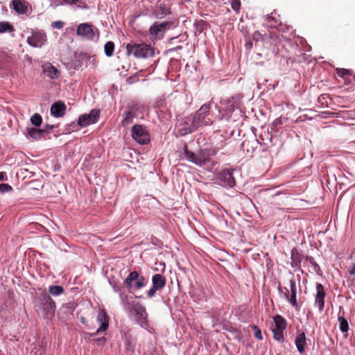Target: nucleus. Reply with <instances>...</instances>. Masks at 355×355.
<instances>
[{
  "label": "nucleus",
  "instance_id": "obj_44",
  "mask_svg": "<svg viewBox=\"0 0 355 355\" xmlns=\"http://www.w3.org/2000/svg\"><path fill=\"white\" fill-rule=\"evenodd\" d=\"M63 25H64V23L61 21H56L55 22H53V28H58V29H60L63 27Z\"/></svg>",
  "mask_w": 355,
  "mask_h": 355
},
{
  "label": "nucleus",
  "instance_id": "obj_45",
  "mask_svg": "<svg viewBox=\"0 0 355 355\" xmlns=\"http://www.w3.org/2000/svg\"><path fill=\"white\" fill-rule=\"evenodd\" d=\"M192 101V96L191 94H185V103L187 105L191 104Z\"/></svg>",
  "mask_w": 355,
  "mask_h": 355
},
{
  "label": "nucleus",
  "instance_id": "obj_14",
  "mask_svg": "<svg viewBox=\"0 0 355 355\" xmlns=\"http://www.w3.org/2000/svg\"><path fill=\"white\" fill-rule=\"evenodd\" d=\"M96 321L99 324V327L97 329L94 335L99 334L101 332L105 331L109 325V319L106 312L104 310H101L96 318Z\"/></svg>",
  "mask_w": 355,
  "mask_h": 355
},
{
  "label": "nucleus",
  "instance_id": "obj_55",
  "mask_svg": "<svg viewBox=\"0 0 355 355\" xmlns=\"http://www.w3.org/2000/svg\"><path fill=\"white\" fill-rule=\"evenodd\" d=\"M292 257L293 259H295L293 250L292 251Z\"/></svg>",
  "mask_w": 355,
  "mask_h": 355
},
{
  "label": "nucleus",
  "instance_id": "obj_39",
  "mask_svg": "<svg viewBox=\"0 0 355 355\" xmlns=\"http://www.w3.org/2000/svg\"><path fill=\"white\" fill-rule=\"evenodd\" d=\"M63 1V3H55L54 2L53 3V6H58L60 5H62L63 3H66V4H70V5H74L76 4L79 0H62Z\"/></svg>",
  "mask_w": 355,
  "mask_h": 355
},
{
  "label": "nucleus",
  "instance_id": "obj_20",
  "mask_svg": "<svg viewBox=\"0 0 355 355\" xmlns=\"http://www.w3.org/2000/svg\"><path fill=\"white\" fill-rule=\"evenodd\" d=\"M153 286L159 290L162 288L166 284L165 277L160 274L153 275L152 278Z\"/></svg>",
  "mask_w": 355,
  "mask_h": 355
},
{
  "label": "nucleus",
  "instance_id": "obj_52",
  "mask_svg": "<svg viewBox=\"0 0 355 355\" xmlns=\"http://www.w3.org/2000/svg\"><path fill=\"white\" fill-rule=\"evenodd\" d=\"M80 322H81L83 324H85V323H86V320H85V318L84 317H83V316H81V317L80 318Z\"/></svg>",
  "mask_w": 355,
  "mask_h": 355
},
{
  "label": "nucleus",
  "instance_id": "obj_21",
  "mask_svg": "<svg viewBox=\"0 0 355 355\" xmlns=\"http://www.w3.org/2000/svg\"><path fill=\"white\" fill-rule=\"evenodd\" d=\"M123 120L121 123L123 126H128L133 122V119L136 117L135 114L130 110L125 111L123 114Z\"/></svg>",
  "mask_w": 355,
  "mask_h": 355
},
{
  "label": "nucleus",
  "instance_id": "obj_28",
  "mask_svg": "<svg viewBox=\"0 0 355 355\" xmlns=\"http://www.w3.org/2000/svg\"><path fill=\"white\" fill-rule=\"evenodd\" d=\"M114 44L112 42H108L105 44L104 51L107 56L110 57L113 55Z\"/></svg>",
  "mask_w": 355,
  "mask_h": 355
},
{
  "label": "nucleus",
  "instance_id": "obj_53",
  "mask_svg": "<svg viewBox=\"0 0 355 355\" xmlns=\"http://www.w3.org/2000/svg\"><path fill=\"white\" fill-rule=\"evenodd\" d=\"M4 179V173L0 172V181Z\"/></svg>",
  "mask_w": 355,
  "mask_h": 355
},
{
  "label": "nucleus",
  "instance_id": "obj_8",
  "mask_svg": "<svg viewBox=\"0 0 355 355\" xmlns=\"http://www.w3.org/2000/svg\"><path fill=\"white\" fill-rule=\"evenodd\" d=\"M99 116V110L93 109L89 112V113L80 115L78 120V124L80 127H86L95 123L98 121Z\"/></svg>",
  "mask_w": 355,
  "mask_h": 355
},
{
  "label": "nucleus",
  "instance_id": "obj_12",
  "mask_svg": "<svg viewBox=\"0 0 355 355\" xmlns=\"http://www.w3.org/2000/svg\"><path fill=\"white\" fill-rule=\"evenodd\" d=\"M326 293L323 286L318 283L316 284V294L315 295V306L318 307L320 312L322 311L324 306V297Z\"/></svg>",
  "mask_w": 355,
  "mask_h": 355
},
{
  "label": "nucleus",
  "instance_id": "obj_31",
  "mask_svg": "<svg viewBox=\"0 0 355 355\" xmlns=\"http://www.w3.org/2000/svg\"><path fill=\"white\" fill-rule=\"evenodd\" d=\"M193 27L195 26L196 31L199 33L202 32L207 26L206 22L203 20L197 21L195 23H193Z\"/></svg>",
  "mask_w": 355,
  "mask_h": 355
},
{
  "label": "nucleus",
  "instance_id": "obj_22",
  "mask_svg": "<svg viewBox=\"0 0 355 355\" xmlns=\"http://www.w3.org/2000/svg\"><path fill=\"white\" fill-rule=\"evenodd\" d=\"M119 297L121 304L123 307L124 311L126 312H131V302L132 301L130 300V297L122 293H119Z\"/></svg>",
  "mask_w": 355,
  "mask_h": 355
},
{
  "label": "nucleus",
  "instance_id": "obj_48",
  "mask_svg": "<svg viewBox=\"0 0 355 355\" xmlns=\"http://www.w3.org/2000/svg\"><path fill=\"white\" fill-rule=\"evenodd\" d=\"M350 275H355V263H354L349 270Z\"/></svg>",
  "mask_w": 355,
  "mask_h": 355
},
{
  "label": "nucleus",
  "instance_id": "obj_25",
  "mask_svg": "<svg viewBox=\"0 0 355 355\" xmlns=\"http://www.w3.org/2000/svg\"><path fill=\"white\" fill-rule=\"evenodd\" d=\"M339 328L342 332H347L349 330V324L343 315H338Z\"/></svg>",
  "mask_w": 355,
  "mask_h": 355
},
{
  "label": "nucleus",
  "instance_id": "obj_29",
  "mask_svg": "<svg viewBox=\"0 0 355 355\" xmlns=\"http://www.w3.org/2000/svg\"><path fill=\"white\" fill-rule=\"evenodd\" d=\"M31 122L33 125L39 127L42 122V116L40 114L35 113L31 117Z\"/></svg>",
  "mask_w": 355,
  "mask_h": 355
},
{
  "label": "nucleus",
  "instance_id": "obj_51",
  "mask_svg": "<svg viewBox=\"0 0 355 355\" xmlns=\"http://www.w3.org/2000/svg\"><path fill=\"white\" fill-rule=\"evenodd\" d=\"M306 259L307 261H310V263H315V261H313V259L312 257H306Z\"/></svg>",
  "mask_w": 355,
  "mask_h": 355
},
{
  "label": "nucleus",
  "instance_id": "obj_26",
  "mask_svg": "<svg viewBox=\"0 0 355 355\" xmlns=\"http://www.w3.org/2000/svg\"><path fill=\"white\" fill-rule=\"evenodd\" d=\"M12 4L15 10L18 13L23 14L26 12V7L19 0H13Z\"/></svg>",
  "mask_w": 355,
  "mask_h": 355
},
{
  "label": "nucleus",
  "instance_id": "obj_13",
  "mask_svg": "<svg viewBox=\"0 0 355 355\" xmlns=\"http://www.w3.org/2000/svg\"><path fill=\"white\" fill-rule=\"evenodd\" d=\"M46 41V36L42 33H34L27 38L28 44L33 46L39 48L42 46Z\"/></svg>",
  "mask_w": 355,
  "mask_h": 355
},
{
  "label": "nucleus",
  "instance_id": "obj_35",
  "mask_svg": "<svg viewBox=\"0 0 355 355\" xmlns=\"http://www.w3.org/2000/svg\"><path fill=\"white\" fill-rule=\"evenodd\" d=\"M241 6V3L240 0H232L231 7L232 10H234L236 13L239 12Z\"/></svg>",
  "mask_w": 355,
  "mask_h": 355
},
{
  "label": "nucleus",
  "instance_id": "obj_27",
  "mask_svg": "<svg viewBox=\"0 0 355 355\" xmlns=\"http://www.w3.org/2000/svg\"><path fill=\"white\" fill-rule=\"evenodd\" d=\"M63 291L64 289L61 286H50L49 288V292L54 296L60 295Z\"/></svg>",
  "mask_w": 355,
  "mask_h": 355
},
{
  "label": "nucleus",
  "instance_id": "obj_15",
  "mask_svg": "<svg viewBox=\"0 0 355 355\" xmlns=\"http://www.w3.org/2000/svg\"><path fill=\"white\" fill-rule=\"evenodd\" d=\"M77 34L89 40H92L95 37V33L92 26L88 24H80L77 28Z\"/></svg>",
  "mask_w": 355,
  "mask_h": 355
},
{
  "label": "nucleus",
  "instance_id": "obj_24",
  "mask_svg": "<svg viewBox=\"0 0 355 355\" xmlns=\"http://www.w3.org/2000/svg\"><path fill=\"white\" fill-rule=\"evenodd\" d=\"M26 130H27L28 137H30L34 139H40L44 133V130L37 129L35 128H27Z\"/></svg>",
  "mask_w": 355,
  "mask_h": 355
},
{
  "label": "nucleus",
  "instance_id": "obj_5",
  "mask_svg": "<svg viewBox=\"0 0 355 355\" xmlns=\"http://www.w3.org/2000/svg\"><path fill=\"white\" fill-rule=\"evenodd\" d=\"M289 286L291 294L287 287H282L279 284L277 290L279 293L282 294L284 298L295 309H297L298 304L297 302V286L295 281L293 278L289 280Z\"/></svg>",
  "mask_w": 355,
  "mask_h": 355
},
{
  "label": "nucleus",
  "instance_id": "obj_2",
  "mask_svg": "<svg viewBox=\"0 0 355 355\" xmlns=\"http://www.w3.org/2000/svg\"><path fill=\"white\" fill-rule=\"evenodd\" d=\"M126 49L128 55H133L135 58H148L154 54V49L150 45L141 44H128Z\"/></svg>",
  "mask_w": 355,
  "mask_h": 355
},
{
  "label": "nucleus",
  "instance_id": "obj_7",
  "mask_svg": "<svg viewBox=\"0 0 355 355\" xmlns=\"http://www.w3.org/2000/svg\"><path fill=\"white\" fill-rule=\"evenodd\" d=\"M275 327L272 328L273 337L278 341H283L284 335V331L286 328V320L280 315H276L273 317Z\"/></svg>",
  "mask_w": 355,
  "mask_h": 355
},
{
  "label": "nucleus",
  "instance_id": "obj_37",
  "mask_svg": "<svg viewBox=\"0 0 355 355\" xmlns=\"http://www.w3.org/2000/svg\"><path fill=\"white\" fill-rule=\"evenodd\" d=\"M252 39L256 42L262 41L263 40V35L259 31H256L252 34Z\"/></svg>",
  "mask_w": 355,
  "mask_h": 355
},
{
  "label": "nucleus",
  "instance_id": "obj_38",
  "mask_svg": "<svg viewBox=\"0 0 355 355\" xmlns=\"http://www.w3.org/2000/svg\"><path fill=\"white\" fill-rule=\"evenodd\" d=\"M12 190L11 186H10L8 184H0V192L1 193H6Z\"/></svg>",
  "mask_w": 355,
  "mask_h": 355
},
{
  "label": "nucleus",
  "instance_id": "obj_47",
  "mask_svg": "<svg viewBox=\"0 0 355 355\" xmlns=\"http://www.w3.org/2000/svg\"><path fill=\"white\" fill-rule=\"evenodd\" d=\"M253 46V43L252 41H248L245 43V48L248 50H250Z\"/></svg>",
  "mask_w": 355,
  "mask_h": 355
},
{
  "label": "nucleus",
  "instance_id": "obj_46",
  "mask_svg": "<svg viewBox=\"0 0 355 355\" xmlns=\"http://www.w3.org/2000/svg\"><path fill=\"white\" fill-rule=\"evenodd\" d=\"M349 73V71L347 70V69H340V71H338V74L340 76H343L344 75H346V74H348Z\"/></svg>",
  "mask_w": 355,
  "mask_h": 355
},
{
  "label": "nucleus",
  "instance_id": "obj_49",
  "mask_svg": "<svg viewBox=\"0 0 355 355\" xmlns=\"http://www.w3.org/2000/svg\"><path fill=\"white\" fill-rule=\"evenodd\" d=\"M88 58H89V60L92 61V62L94 64V65L96 64V59L94 58V56H88Z\"/></svg>",
  "mask_w": 355,
  "mask_h": 355
},
{
  "label": "nucleus",
  "instance_id": "obj_18",
  "mask_svg": "<svg viewBox=\"0 0 355 355\" xmlns=\"http://www.w3.org/2000/svg\"><path fill=\"white\" fill-rule=\"evenodd\" d=\"M295 343L298 352L302 354L306 345V338L304 332H301L297 335Z\"/></svg>",
  "mask_w": 355,
  "mask_h": 355
},
{
  "label": "nucleus",
  "instance_id": "obj_54",
  "mask_svg": "<svg viewBox=\"0 0 355 355\" xmlns=\"http://www.w3.org/2000/svg\"><path fill=\"white\" fill-rule=\"evenodd\" d=\"M46 128H47L48 129L51 130V129H53V125H48V126H46Z\"/></svg>",
  "mask_w": 355,
  "mask_h": 355
},
{
  "label": "nucleus",
  "instance_id": "obj_16",
  "mask_svg": "<svg viewBox=\"0 0 355 355\" xmlns=\"http://www.w3.org/2000/svg\"><path fill=\"white\" fill-rule=\"evenodd\" d=\"M66 105L61 101L54 103L51 106V114L52 116L59 118L64 115Z\"/></svg>",
  "mask_w": 355,
  "mask_h": 355
},
{
  "label": "nucleus",
  "instance_id": "obj_42",
  "mask_svg": "<svg viewBox=\"0 0 355 355\" xmlns=\"http://www.w3.org/2000/svg\"><path fill=\"white\" fill-rule=\"evenodd\" d=\"M158 290H159L158 288H155V286H153L152 288L148 291L147 296L148 297H153L155 293H156V291H158Z\"/></svg>",
  "mask_w": 355,
  "mask_h": 355
},
{
  "label": "nucleus",
  "instance_id": "obj_11",
  "mask_svg": "<svg viewBox=\"0 0 355 355\" xmlns=\"http://www.w3.org/2000/svg\"><path fill=\"white\" fill-rule=\"evenodd\" d=\"M218 180L221 182L223 187H233L235 184V180L232 175V171L230 169L223 170L218 176Z\"/></svg>",
  "mask_w": 355,
  "mask_h": 355
},
{
  "label": "nucleus",
  "instance_id": "obj_36",
  "mask_svg": "<svg viewBox=\"0 0 355 355\" xmlns=\"http://www.w3.org/2000/svg\"><path fill=\"white\" fill-rule=\"evenodd\" d=\"M252 328L254 331V337L259 340H261L263 339V337L261 335V329L256 325H253Z\"/></svg>",
  "mask_w": 355,
  "mask_h": 355
},
{
  "label": "nucleus",
  "instance_id": "obj_19",
  "mask_svg": "<svg viewBox=\"0 0 355 355\" xmlns=\"http://www.w3.org/2000/svg\"><path fill=\"white\" fill-rule=\"evenodd\" d=\"M165 30V24L164 23H155L150 27V34L155 38L159 37Z\"/></svg>",
  "mask_w": 355,
  "mask_h": 355
},
{
  "label": "nucleus",
  "instance_id": "obj_17",
  "mask_svg": "<svg viewBox=\"0 0 355 355\" xmlns=\"http://www.w3.org/2000/svg\"><path fill=\"white\" fill-rule=\"evenodd\" d=\"M193 6L191 0H179V11H181V16L185 17L192 13Z\"/></svg>",
  "mask_w": 355,
  "mask_h": 355
},
{
  "label": "nucleus",
  "instance_id": "obj_41",
  "mask_svg": "<svg viewBox=\"0 0 355 355\" xmlns=\"http://www.w3.org/2000/svg\"><path fill=\"white\" fill-rule=\"evenodd\" d=\"M135 343H132L131 341L128 340L126 343V349L128 351L130 352L132 354L134 352L135 350Z\"/></svg>",
  "mask_w": 355,
  "mask_h": 355
},
{
  "label": "nucleus",
  "instance_id": "obj_23",
  "mask_svg": "<svg viewBox=\"0 0 355 355\" xmlns=\"http://www.w3.org/2000/svg\"><path fill=\"white\" fill-rule=\"evenodd\" d=\"M44 72L51 78H57L59 73L57 68L51 64H46L44 67Z\"/></svg>",
  "mask_w": 355,
  "mask_h": 355
},
{
  "label": "nucleus",
  "instance_id": "obj_43",
  "mask_svg": "<svg viewBox=\"0 0 355 355\" xmlns=\"http://www.w3.org/2000/svg\"><path fill=\"white\" fill-rule=\"evenodd\" d=\"M112 288H113V291L115 292V293H121V288L119 286H118L116 283H112V282H110Z\"/></svg>",
  "mask_w": 355,
  "mask_h": 355
},
{
  "label": "nucleus",
  "instance_id": "obj_1",
  "mask_svg": "<svg viewBox=\"0 0 355 355\" xmlns=\"http://www.w3.org/2000/svg\"><path fill=\"white\" fill-rule=\"evenodd\" d=\"M210 106L209 104H204L196 112L194 117L192 119H189V121H185L187 125H189L190 123H193L194 119H198V123L202 125H210L211 124V119L209 117ZM188 132L191 131L190 126L184 128V132H182L183 130H179L181 135H184Z\"/></svg>",
  "mask_w": 355,
  "mask_h": 355
},
{
  "label": "nucleus",
  "instance_id": "obj_30",
  "mask_svg": "<svg viewBox=\"0 0 355 355\" xmlns=\"http://www.w3.org/2000/svg\"><path fill=\"white\" fill-rule=\"evenodd\" d=\"M13 31L12 25L7 21L0 22V33L11 32Z\"/></svg>",
  "mask_w": 355,
  "mask_h": 355
},
{
  "label": "nucleus",
  "instance_id": "obj_32",
  "mask_svg": "<svg viewBox=\"0 0 355 355\" xmlns=\"http://www.w3.org/2000/svg\"><path fill=\"white\" fill-rule=\"evenodd\" d=\"M182 25L184 26L186 30L184 31V35H182V37H187L188 35V30L191 29L193 27V22L191 19H185L182 21Z\"/></svg>",
  "mask_w": 355,
  "mask_h": 355
},
{
  "label": "nucleus",
  "instance_id": "obj_9",
  "mask_svg": "<svg viewBox=\"0 0 355 355\" xmlns=\"http://www.w3.org/2000/svg\"><path fill=\"white\" fill-rule=\"evenodd\" d=\"M132 138L140 144H146L149 140V135L141 125H135L132 128Z\"/></svg>",
  "mask_w": 355,
  "mask_h": 355
},
{
  "label": "nucleus",
  "instance_id": "obj_3",
  "mask_svg": "<svg viewBox=\"0 0 355 355\" xmlns=\"http://www.w3.org/2000/svg\"><path fill=\"white\" fill-rule=\"evenodd\" d=\"M130 309L131 312L129 313L136 315L137 323L141 326V327L147 329L148 327V322L147 320L148 314L145 307L139 302L132 300Z\"/></svg>",
  "mask_w": 355,
  "mask_h": 355
},
{
  "label": "nucleus",
  "instance_id": "obj_10",
  "mask_svg": "<svg viewBox=\"0 0 355 355\" xmlns=\"http://www.w3.org/2000/svg\"><path fill=\"white\" fill-rule=\"evenodd\" d=\"M41 306L45 311V318L49 319L54 314L55 304L52 298L47 294H44L42 298Z\"/></svg>",
  "mask_w": 355,
  "mask_h": 355
},
{
  "label": "nucleus",
  "instance_id": "obj_40",
  "mask_svg": "<svg viewBox=\"0 0 355 355\" xmlns=\"http://www.w3.org/2000/svg\"><path fill=\"white\" fill-rule=\"evenodd\" d=\"M207 150V155L211 159L213 156H215L217 153V150L214 148H205Z\"/></svg>",
  "mask_w": 355,
  "mask_h": 355
},
{
  "label": "nucleus",
  "instance_id": "obj_34",
  "mask_svg": "<svg viewBox=\"0 0 355 355\" xmlns=\"http://www.w3.org/2000/svg\"><path fill=\"white\" fill-rule=\"evenodd\" d=\"M196 295L200 300H205L207 297L205 289L201 287L196 289Z\"/></svg>",
  "mask_w": 355,
  "mask_h": 355
},
{
  "label": "nucleus",
  "instance_id": "obj_4",
  "mask_svg": "<svg viewBox=\"0 0 355 355\" xmlns=\"http://www.w3.org/2000/svg\"><path fill=\"white\" fill-rule=\"evenodd\" d=\"M146 283L145 277L136 271L131 272L124 280V284L130 293L141 289Z\"/></svg>",
  "mask_w": 355,
  "mask_h": 355
},
{
  "label": "nucleus",
  "instance_id": "obj_50",
  "mask_svg": "<svg viewBox=\"0 0 355 355\" xmlns=\"http://www.w3.org/2000/svg\"><path fill=\"white\" fill-rule=\"evenodd\" d=\"M266 21H267L268 22H269V21H276V20H275V17H272V16H268H268L266 17Z\"/></svg>",
  "mask_w": 355,
  "mask_h": 355
},
{
  "label": "nucleus",
  "instance_id": "obj_56",
  "mask_svg": "<svg viewBox=\"0 0 355 355\" xmlns=\"http://www.w3.org/2000/svg\"><path fill=\"white\" fill-rule=\"evenodd\" d=\"M354 80L355 81V76H354Z\"/></svg>",
  "mask_w": 355,
  "mask_h": 355
},
{
  "label": "nucleus",
  "instance_id": "obj_33",
  "mask_svg": "<svg viewBox=\"0 0 355 355\" xmlns=\"http://www.w3.org/2000/svg\"><path fill=\"white\" fill-rule=\"evenodd\" d=\"M271 39L272 40L273 42H275V45L277 46V51H279V44L277 43H282L283 41V40H287L286 38H284V37L281 35H275V37L273 36H271Z\"/></svg>",
  "mask_w": 355,
  "mask_h": 355
},
{
  "label": "nucleus",
  "instance_id": "obj_6",
  "mask_svg": "<svg viewBox=\"0 0 355 355\" xmlns=\"http://www.w3.org/2000/svg\"><path fill=\"white\" fill-rule=\"evenodd\" d=\"M184 150L185 158L196 164L204 166L207 163L211 162V159L209 155H207V153L205 149L202 150L200 155H197L189 151L187 144H184Z\"/></svg>",
  "mask_w": 355,
  "mask_h": 355
}]
</instances>
